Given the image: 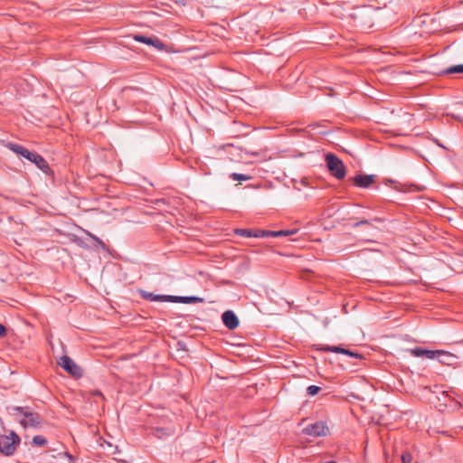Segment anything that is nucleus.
Returning a JSON list of instances; mask_svg holds the SVG:
<instances>
[{
    "label": "nucleus",
    "mask_w": 463,
    "mask_h": 463,
    "mask_svg": "<svg viewBox=\"0 0 463 463\" xmlns=\"http://www.w3.org/2000/svg\"><path fill=\"white\" fill-rule=\"evenodd\" d=\"M7 411L25 429H38L43 422V418L30 407L10 406L7 407Z\"/></svg>",
    "instance_id": "nucleus-1"
},
{
    "label": "nucleus",
    "mask_w": 463,
    "mask_h": 463,
    "mask_svg": "<svg viewBox=\"0 0 463 463\" xmlns=\"http://www.w3.org/2000/svg\"><path fill=\"white\" fill-rule=\"evenodd\" d=\"M20 442V437L12 430L10 435H3L0 437V452L7 457L12 456L14 454L16 447Z\"/></svg>",
    "instance_id": "nucleus-2"
},
{
    "label": "nucleus",
    "mask_w": 463,
    "mask_h": 463,
    "mask_svg": "<svg viewBox=\"0 0 463 463\" xmlns=\"http://www.w3.org/2000/svg\"><path fill=\"white\" fill-rule=\"evenodd\" d=\"M326 163L330 174L338 180L345 176V166L343 161L335 155L329 153L326 155Z\"/></svg>",
    "instance_id": "nucleus-3"
},
{
    "label": "nucleus",
    "mask_w": 463,
    "mask_h": 463,
    "mask_svg": "<svg viewBox=\"0 0 463 463\" xmlns=\"http://www.w3.org/2000/svg\"><path fill=\"white\" fill-rule=\"evenodd\" d=\"M302 432L305 435L312 436V437H323L326 436L329 432L328 427L323 421H317L312 424L307 425Z\"/></svg>",
    "instance_id": "nucleus-4"
},
{
    "label": "nucleus",
    "mask_w": 463,
    "mask_h": 463,
    "mask_svg": "<svg viewBox=\"0 0 463 463\" xmlns=\"http://www.w3.org/2000/svg\"><path fill=\"white\" fill-rule=\"evenodd\" d=\"M58 364L74 377L82 376V369L68 355L61 356Z\"/></svg>",
    "instance_id": "nucleus-5"
},
{
    "label": "nucleus",
    "mask_w": 463,
    "mask_h": 463,
    "mask_svg": "<svg viewBox=\"0 0 463 463\" xmlns=\"http://www.w3.org/2000/svg\"><path fill=\"white\" fill-rule=\"evenodd\" d=\"M133 38L135 41L147 45H151L158 51H163L165 50V43L156 36L148 37L142 34H135Z\"/></svg>",
    "instance_id": "nucleus-6"
},
{
    "label": "nucleus",
    "mask_w": 463,
    "mask_h": 463,
    "mask_svg": "<svg viewBox=\"0 0 463 463\" xmlns=\"http://www.w3.org/2000/svg\"><path fill=\"white\" fill-rule=\"evenodd\" d=\"M25 159L33 163L44 174H49L51 172L49 164L40 154L30 151V155L27 156Z\"/></svg>",
    "instance_id": "nucleus-7"
},
{
    "label": "nucleus",
    "mask_w": 463,
    "mask_h": 463,
    "mask_svg": "<svg viewBox=\"0 0 463 463\" xmlns=\"http://www.w3.org/2000/svg\"><path fill=\"white\" fill-rule=\"evenodd\" d=\"M222 319L224 326L230 330H233L239 326V318L232 310L224 311L222 315Z\"/></svg>",
    "instance_id": "nucleus-8"
},
{
    "label": "nucleus",
    "mask_w": 463,
    "mask_h": 463,
    "mask_svg": "<svg viewBox=\"0 0 463 463\" xmlns=\"http://www.w3.org/2000/svg\"><path fill=\"white\" fill-rule=\"evenodd\" d=\"M140 296L144 299L152 301V302H173L172 295H159V294H154L152 292L141 290Z\"/></svg>",
    "instance_id": "nucleus-9"
},
{
    "label": "nucleus",
    "mask_w": 463,
    "mask_h": 463,
    "mask_svg": "<svg viewBox=\"0 0 463 463\" xmlns=\"http://www.w3.org/2000/svg\"><path fill=\"white\" fill-rule=\"evenodd\" d=\"M354 184L360 188H368L374 182L373 175H358L353 178Z\"/></svg>",
    "instance_id": "nucleus-10"
},
{
    "label": "nucleus",
    "mask_w": 463,
    "mask_h": 463,
    "mask_svg": "<svg viewBox=\"0 0 463 463\" xmlns=\"http://www.w3.org/2000/svg\"><path fill=\"white\" fill-rule=\"evenodd\" d=\"M322 350H324L326 352L343 354H345V355H348V356L354 357V358L361 359L363 357V355L359 353H355V352H353L351 350H348V349H345V348H343V347L337 346V345H334V346L326 345V346H324L322 348Z\"/></svg>",
    "instance_id": "nucleus-11"
},
{
    "label": "nucleus",
    "mask_w": 463,
    "mask_h": 463,
    "mask_svg": "<svg viewBox=\"0 0 463 463\" xmlns=\"http://www.w3.org/2000/svg\"><path fill=\"white\" fill-rule=\"evenodd\" d=\"M423 356L428 359H437L440 363H445L444 360H441L442 356L445 357H452V354L443 351V350H425V354H423Z\"/></svg>",
    "instance_id": "nucleus-12"
},
{
    "label": "nucleus",
    "mask_w": 463,
    "mask_h": 463,
    "mask_svg": "<svg viewBox=\"0 0 463 463\" xmlns=\"http://www.w3.org/2000/svg\"><path fill=\"white\" fill-rule=\"evenodd\" d=\"M204 299L203 298L189 296V297H182V296H173V303H184V304H195V303H203Z\"/></svg>",
    "instance_id": "nucleus-13"
},
{
    "label": "nucleus",
    "mask_w": 463,
    "mask_h": 463,
    "mask_svg": "<svg viewBox=\"0 0 463 463\" xmlns=\"http://www.w3.org/2000/svg\"><path fill=\"white\" fill-rule=\"evenodd\" d=\"M6 146L14 153L18 156H21L24 158H26L27 156L30 155V150L27 148L14 143H8Z\"/></svg>",
    "instance_id": "nucleus-14"
},
{
    "label": "nucleus",
    "mask_w": 463,
    "mask_h": 463,
    "mask_svg": "<svg viewBox=\"0 0 463 463\" xmlns=\"http://www.w3.org/2000/svg\"><path fill=\"white\" fill-rule=\"evenodd\" d=\"M463 73V64L450 66L442 71V74Z\"/></svg>",
    "instance_id": "nucleus-15"
},
{
    "label": "nucleus",
    "mask_w": 463,
    "mask_h": 463,
    "mask_svg": "<svg viewBox=\"0 0 463 463\" xmlns=\"http://www.w3.org/2000/svg\"><path fill=\"white\" fill-rule=\"evenodd\" d=\"M234 233L239 236H241V237L252 238L253 230L252 229H236L234 231Z\"/></svg>",
    "instance_id": "nucleus-16"
},
{
    "label": "nucleus",
    "mask_w": 463,
    "mask_h": 463,
    "mask_svg": "<svg viewBox=\"0 0 463 463\" xmlns=\"http://www.w3.org/2000/svg\"><path fill=\"white\" fill-rule=\"evenodd\" d=\"M33 443L36 446L43 447L46 445L47 439L42 435H36L33 438Z\"/></svg>",
    "instance_id": "nucleus-17"
},
{
    "label": "nucleus",
    "mask_w": 463,
    "mask_h": 463,
    "mask_svg": "<svg viewBox=\"0 0 463 463\" xmlns=\"http://www.w3.org/2000/svg\"><path fill=\"white\" fill-rule=\"evenodd\" d=\"M231 178L234 181H248L251 176L243 174L232 173Z\"/></svg>",
    "instance_id": "nucleus-18"
},
{
    "label": "nucleus",
    "mask_w": 463,
    "mask_h": 463,
    "mask_svg": "<svg viewBox=\"0 0 463 463\" xmlns=\"http://www.w3.org/2000/svg\"><path fill=\"white\" fill-rule=\"evenodd\" d=\"M425 350L426 349L421 348V347H415V348L409 349L408 351L411 353V354H412L415 357H423V354H425Z\"/></svg>",
    "instance_id": "nucleus-19"
},
{
    "label": "nucleus",
    "mask_w": 463,
    "mask_h": 463,
    "mask_svg": "<svg viewBox=\"0 0 463 463\" xmlns=\"http://www.w3.org/2000/svg\"><path fill=\"white\" fill-rule=\"evenodd\" d=\"M320 387L319 386H317V385H310L307 388V394L308 396H315L317 395L319 391H320Z\"/></svg>",
    "instance_id": "nucleus-20"
},
{
    "label": "nucleus",
    "mask_w": 463,
    "mask_h": 463,
    "mask_svg": "<svg viewBox=\"0 0 463 463\" xmlns=\"http://www.w3.org/2000/svg\"><path fill=\"white\" fill-rule=\"evenodd\" d=\"M297 232H298L297 230H280V231H277L276 234L278 235V237H285V236L293 235Z\"/></svg>",
    "instance_id": "nucleus-21"
},
{
    "label": "nucleus",
    "mask_w": 463,
    "mask_h": 463,
    "mask_svg": "<svg viewBox=\"0 0 463 463\" xmlns=\"http://www.w3.org/2000/svg\"><path fill=\"white\" fill-rule=\"evenodd\" d=\"M402 463H414L413 458L410 452H404L402 455Z\"/></svg>",
    "instance_id": "nucleus-22"
},
{
    "label": "nucleus",
    "mask_w": 463,
    "mask_h": 463,
    "mask_svg": "<svg viewBox=\"0 0 463 463\" xmlns=\"http://www.w3.org/2000/svg\"><path fill=\"white\" fill-rule=\"evenodd\" d=\"M266 233L264 230H253L252 238H265Z\"/></svg>",
    "instance_id": "nucleus-23"
},
{
    "label": "nucleus",
    "mask_w": 463,
    "mask_h": 463,
    "mask_svg": "<svg viewBox=\"0 0 463 463\" xmlns=\"http://www.w3.org/2000/svg\"><path fill=\"white\" fill-rule=\"evenodd\" d=\"M266 237H278L277 231H265Z\"/></svg>",
    "instance_id": "nucleus-24"
},
{
    "label": "nucleus",
    "mask_w": 463,
    "mask_h": 463,
    "mask_svg": "<svg viewBox=\"0 0 463 463\" xmlns=\"http://www.w3.org/2000/svg\"><path fill=\"white\" fill-rule=\"evenodd\" d=\"M368 223H369V222L367 220H361V221L356 222L354 224V227H358L360 225L368 224Z\"/></svg>",
    "instance_id": "nucleus-25"
},
{
    "label": "nucleus",
    "mask_w": 463,
    "mask_h": 463,
    "mask_svg": "<svg viewBox=\"0 0 463 463\" xmlns=\"http://www.w3.org/2000/svg\"><path fill=\"white\" fill-rule=\"evenodd\" d=\"M5 333H6L5 327L2 324H0V336L5 335Z\"/></svg>",
    "instance_id": "nucleus-26"
},
{
    "label": "nucleus",
    "mask_w": 463,
    "mask_h": 463,
    "mask_svg": "<svg viewBox=\"0 0 463 463\" xmlns=\"http://www.w3.org/2000/svg\"><path fill=\"white\" fill-rule=\"evenodd\" d=\"M452 117L457 118L458 120L463 121V116L459 114H452Z\"/></svg>",
    "instance_id": "nucleus-27"
},
{
    "label": "nucleus",
    "mask_w": 463,
    "mask_h": 463,
    "mask_svg": "<svg viewBox=\"0 0 463 463\" xmlns=\"http://www.w3.org/2000/svg\"><path fill=\"white\" fill-rule=\"evenodd\" d=\"M454 358V355L452 354V357H445V356H442L441 357V360H444L445 363L444 364H448L449 363V360H451Z\"/></svg>",
    "instance_id": "nucleus-28"
},
{
    "label": "nucleus",
    "mask_w": 463,
    "mask_h": 463,
    "mask_svg": "<svg viewBox=\"0 0 463 463\" xmlns=\"http://www.w3.org/2000/svg\"><path fill=\"white\" fill-rule=\"evenodd\" d=\"M94 394H95V395H99V396L103 397L102 393H101L100 392H98V391H97V392H95V393H94Z\"/></svg>",
    "instance_id": "nucleus-29"
}]
</instances>
